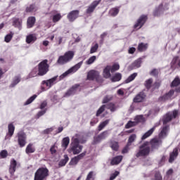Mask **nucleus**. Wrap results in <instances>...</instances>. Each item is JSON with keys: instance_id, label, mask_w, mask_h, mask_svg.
Segmentation results:
<instances>
[{"instance_id": "obj_1", "label": "nucleus", "mask_w": 180, "mask_h": 180, "mask_svg": "<svg viewBox=\"0 0 180 180\" xmlns=\"http://www.w3.org/2000/svg\"><path fill=\"white\" fill-rule=\"evenodd\" d=\"M49 60H44L38 65V73L36 72L35 70H32L30 73V77H36L37 75H39L43 77V75H46L47 72H49Z\"/></svg>"}, {"instance_id": "obj_2", "label": "nucleus", "mask_w": 180, "mask_h": 180, "mask_svg": "<svg viewBox=\"0 0 180 180\" xmlns=\"http://www.w3.org/2000/svg\"><path fill=\"white\" fill-rule=\"evenodd\" d=\"M49 175L50 172L47 167H40L36 171L34 180H46Z\"/></svg>"}, {"instance_id": "obj_3", "label": "nucleus", "mask_w": 180, "mask_h": 180, "mask_svg": "<svg viewBox=\"0 0 180 180\" xmlns=\"http://www.w3.org/2000/svg\"><path fill=\"white\" fill-rule=\"evenodd\" d=\"M74 51H67L63 56H60L58 59V64H60V65H63V64H66V63H68L74 58Z\"/></svg>"}, {"instance_id": "obj_4", "label": "nucleus", "mask_w": 180, "mask_h": 180, "mask_svg": "<svg viewBox=\"0 0 180 180\" xmlns=\"http://www.w3.org/2000/svg\"><path fill=\"white\" fill-rule=\"evenodd\" d=\"M150 143L145 142L139 148V152L136 154V157H147L150 154Z\"/></svg>"}, {"instance_id": "obj_5", "label": "nucleus", "mask_w": 180, "mask_h": 180, "mask_svg": "<svg viewBox=\"0 0 180 180\" xmlns=\"http://www.w3.org/2000/svg\"><path fill=\"white\" fill-rule=\"evenodd\" d=\"M147 15H141L140 18L137 20L135 25H134V29H136V30H139V29H141V27H143V26L144 25V23L147 22Z\"/></svg>"}, {"instance_id": "obj_6", "label": "nucleus", "mask_w": 180, "mask_h": 180, "mask_svg": "<svg viewBox=\"0 0 180 180\" xmlns=\"http://www.w3.org/2000/svg\"><path fill=\"white\" fill-rule=\"evenodd\" d=\"M82 151V146L79 144H71L70 148L68 150V153L72 154L74 155H77V154H79Z\"/></svg>"}, {"instance_id": "obj_7", "label": "nucleus", "mask_w": 180, "mask_h": 180, "mask_svg": "<svg viewBox=\"0 0 180 180\" xmlns=\"http://www.w3.org/2000/svg\"><path fill=\"white\" fill-rule=\"evenodd\" d=\"M178 116V111L174 110L172 112H168L163 117V123L164 124L168 123V122H171L173 117H176Z\"/></svg>"}, {"instance_id": "obj_8", "label": "nucleus", "mask_w": 180, "mask_h": 180, "mask_svg": "<svg viewBox=\"0 0 180 180\" xmlns=\"http://www.w3.org/2000/svg\"><path fill=\"white\" fill-rule=\"evenodd\" d=\"M18 137L20 147H25L26 146V134L23 131H20L18 134Z\"/></svg>"}, {"instance_id": "obj_9", "label": "nucleus", "mask_w": 180, "mask_h": 180, "mask_svg": "<svg viewBox=\"0 0 180 180\" xmlns=\"http://www.w3.org/2000/svg\"><path fill=\"white\" fill-rule=\"evenodd\" d=\"M146 98H147V96L144 92L141 91L134 98L133 101L135 103H140L141 102H144V101H146Z\"/></svg>"}, {"instance_id": "obj_10", "label": "nucleus", "mask_w": 180, "mask_h": 180, "mask_svg": "<svg viewBox=\"0 0 180 180\" xmlns=\"http://www.w3.org/2000/svg\"><path fill=\"white\" fill-rule=\"evenodd\" d=\"M80 68H81V63H78L75 66H73L72 68H71L70 69H69L65 73H63L61 75V77H67V75H68L69 74H72V72H77V71H78V70H79Z\"/></svg>"}, {"instance_id": "obj_11", "label": "nucleus", "mask_w": 180, "mask_h": 180, "mask_svg": "<svg viewBox=\"0 0 180 180\" xmlns=\"http://www.w3.org/2000/svg\"><path fill=\"white\" fill-rule=\"evenodd\" d=\"M86 154V153H82L77 156L72 158L71 161L70 162V165H77V164H78V162H79V160H82Z\"/></svg>"}, {"instance_id": "obj_12", "label": "nucleus", "mask_w": 180, "mask_h": 180, "mask_svg": "<svg viewBox=\"0 0 180 180\" xmlns=\"http://www.w3.org/2000/svg\"><path fill=\"white\" fill-rule=\"evenodd\" d=\"M79 15V11L75 10L71 12H70L68 15V19L70 20V22H74L77 18H78V15Z\"/></svg>"}, {"instance_id": "obj_13", "label": "nucleus", "mask_w": 180, "mask_h": 180, "mask_svg": "<svg viewBox=\"0 0 180 180\" xmlns=\"http://www.w3.org/2000/svg\"><path fill=\"white\" fill-rule=\"evenodd\" d=\"M99 78V72L95 70H91L88 72L87 79L90 81H94V79H98Z\"/></svg>"}, {"instance_id": "obj_14", "label": "nucleus", "mask_w": 180, "mask_h": 180, "mask_svg": "<svg viewBox=\"0 0 180 180\" xmlns=\"http://www.w3.org/2000/svg\"><path fill=\"white\" fill-rule=\"evenodd\" d=\"M174 90H170L167 94H166L162 97L160 98V101H168V99H174L175 96L174 95Z\"/></svg>"}, {"instance_id": "obj_15", "label": "nucleus", "mask_w": 180, "mask_h": 180, "mask_svg": "<svg viewBox=\"0 0 180 180\" xmlns=\"http://www.w3.org/2000/svg\"><path fill=\"white\" fill-rule=\"evenodd\" d=\"M178 150L179 148H176L172 153H170L169 162H174V161L176 160V158L178 157Z\"/></svg>"}, {"instance_id": "obj_16", "label": "nucleus", "mask_w": 180, "mask_h": 180, "mask_svg": "<svg viewBox=\"0 0 180 180\" xmlns=\"http://www.w3.org/2000/svg\"><path fill=\"white\" fill-rule=\"evenodd\" d=\"M168 131H169V127L166 126L164 127L160 133L159 134V139H165V137H167V134H168Z\"/></svg>"}, {"instance_id": "obj_17", "label": "nucleus", "mask_w": 180, "mask_h": 180, "mask_svg": "<svg viewBox=\"0 0 180 180\" xmlns=\"http://www.w3.org/2000/svg\"><path fill=\"white\" fill-rule=\"evenodd\" d=\"M57 80V77H53L52 79H50L46 81L42 82V85H46V86L49 88H51L52 85L54 84V82Z\"/></svg>"}, {"instance_id": "obj_18", "label": "nucleus", "mask_w": 180, "mask_h": 180, "mask_svg": "<svg viewBox=\"0 0 180 180\" xmlns=\"http://www.w3.org/2000/svg\"><path fill=\"white\" fill-rule=\"evenodd\" d=\"M140 67H141V60L138 59L129 65V70H136V68H140Z\"/></svg>"}, {"instance_id": "obj_19", "label": "nucleus", "mask_w": 180, "mask_h": 180, "mask_svg": "<svg viewBox=\"0 0 180 180\" xmlns=\"http://www.w3.org/2000/svg\"><path fill=\"white\" fill-rule=\"evenodd\" d=\"M122 160H123V156H116L111 160L110 165H118V164H120V162H122Z\"/></svg>"}, {"instance_id": "obj_20", "label": "nucleus", "mask_w": 180, "mask_h": 180, "mask_svg": "<svg viewBox=\"0 0 180 180\" xmlns=\"http://www.w3.org/2000/svg\"><path fill=\"white\" fill-rule=\"evenodd\" d=\"M36 40H37V37L34 34H30L26 37V43H27V44H30V43H34Z\"/></svg>"}, {"instance_id": "obj_21", "label": "nucleus", "mask_w": 180, "mask_h": 180, "mask_svg": "<svg viewBox=\"0 0 180 180\" xmlns=\"http://www.w3.org/2000/svg\"><path fill=\"white\" fill-rule=\"evenodd\" d=\"M110 147L113 150V151L119 150V142L116 141H111L110 142Z\"/></svg>"}, {"instance_id": "obj_22", "label": "nucleus", "mask_w": 180, "mask_h": 180, "mask_svg": "<svg viewBox=\"0 0 180 180\" xmlns=\"http://www.w3.org/2000/svg\"><path fill=\"white\" fill-rule=\"evenodd\" d=\"M148 49V44L140 43L138 45V51H146Z\"/></svg>"}, {"instance_id": "obj_23", "label": "nucleus", "mask_w": 180, "mask_h": 180, "mask_svg": "<svg viewBox=\"0 0 180 180\" xmlns=\"http://www.w3.org/2000/svg\"><path fill=\"white\" fill-rule=\"evenodd\" d=\"M36 22V18L34 17H30L27 19V27L30 29V27H33L34 26V23Z\"/></svg>"}, {"instance_id": "obj_24", "label": "nucleus", "mask_w": 180, "mask_h": 180, "mask_svg": "<svg viewBox=\"0 0 180 180\" xmlns=\"http://www.w3.org/2000/svg\"><path fill=\"white\" fill-rule=\"evenodd\" d=\"M98 6V2L94 1L91 5L89 6V8L86 10V13H92L94 11H95V8Z\"/></svg>"}, {"instance_id": "obj_25", "label": "nucleus", "mask_w": 180, "mask_h": 180, "mask_svg": "<svg viewBox=\"0 0 180 180\" xmlns=\"http://www.w3.org/2000/svg\"><path fill=\"white\" fill-rule=\"evenodd\" d=\"M34 151H36V149L34 148V146H33V144H28L25 149V153L27 154H31L32 153H34Z\"/></svg>"}, {"instance_id": "obj_26", "label": "nucleus", "mask_w": 180, "mask_h": 180, "mask_svg": "<svg viewBox=\"0 0 180 180\" xmlns=\"http://www.w3.org/2000/svg\"><path fill=\"white\" fill-rule=\"evenodd\" d=\"M110 66H107L103 70V77L104 78H110Z\"/></svg>"}, {"instance_id": "obj_27", "label": "nucleus", "mask_w": 180, "mask_h": 180, "mask_svg": "<svg viewBox=\"0 0 180 180\" xmlns=\"http://www.w3.org/2000/svg\"><path fill=\"white\" fill-rule=\"evenodd\" d=\"M13 26H15V27H18V29H21L22 20L18 18H14L13 22Z\"/></svg>"}, {"instance_id": "obj_28", "label": "nucleus", "mask_w": 180, "mask_h": 180, "mask_svg": "<svg viewBox=\"0 0 180 180\" xmlns=\"http://www.w3.org/2000/svg\"><path fill=\"white\" fill-rule=\"evenodd\" d=\"M154 128H151L149 131H148L146 133H145L142 137H141V140H146V139H148V137H150V136H151V134H153V133H154Z\"/></svg>"}, {"instance_id": "obj_29", "label": "nucleus", "mask_w": 180, "mask_h": 180, "mask_svg": "<svg viewBox=\"0 0 180 180\" xmlns=\"http://www.w3.org/2000/svg\"><path fill=\"white\" fill-rule=\"evenodd\" d=\"M68 144H70V138L65 137L62 141V147L65 150L68 147Z\"/></svg>"}, {"instance_id": "obj_30", "label": "nucleus", "mask_w": 180, "mask_h": 180, "mask_svg": "<svg viewBox=\"0 0 180 180\" xmlns=\"http://www.w3.org/2000/svg\"><path fill=\"white\" fill-rule=\"evenodd\" d=\"M109 122H110V120H106L104 122H102L99 125H98V131H101L104 127H106V126H108V124H109Z\"/></svg>"}, {"instance_id": "obj_31", "label": "nucleus", "mask_w": 180, "mask_h": 180, "mask_svg": "<svg viewBox=\"0 0 180 180\" xmlns=\"http://www.w3.org/2000/svg\"><path fill=\"white\" fill-rule=\"evenodd\" d=\"M122 79V74L116 73L111 79L112 82H117V81H120Z\"/></svg>"}, {"instance_id": "obj_32", "label": "nucleus", "mask_w": 180, "mask_h": 180, "mask_svg": "<svg viewBox=\"0 0 180 180\" xmlns=\"http://www.w3.org/2000/svg\"><path fill=\"white\" fill-rule=\"evenodd\" d=\"M61 18H63L61 14L57 13V14H55L54 15H53L52 20H53V23H57V22H59V20H61Z\"/></svg>"}, {"instance_id": "obj_33", "label": "nucleus", "mask_w": 180, "mask_h": 180, "mask_svg": "<svg viewBox=\"0 0 180 180\" xmlns=\"http://www.w3.org/2000/svg\"><path fill=\"white\" fill-rule=\"evenodd\" d=\"M136 77H137V72H134L132 75H131L126 80V84H129V82H131V81H134L136 79Z\"/></svg>"}, {"instance_id": "obj_34", "label": "nucleus", "mask_w": 180, "mask_h": 180, "mask_svg": "<svg viewBox=\"0 0 180 180\" xmlns=\"http://www.w3.org/2000/svg\"><path fill=\"white\" fill-rule=\"evenodd\" d=\"M136 139H137V135H136V134H131L128 139V146H131V143H134V141H136Z\"/></svg>"}, {"instance_id": "obj_35", "label": "nucleus", "mask_w": 180, "mask_h": 180, "mask_svg": "<svg viewBox=\"0 0 180 180\" xmlns=\"http://www.w3.org/2000/svg\"><path fill=\"white\" fill-rule=\"evenodd\" d=\"M68 160H70V158H68V155H65L64 159L60 160L59 162L60 167H64L65 165V164H67V162H68Z\"/></svg>"}, {"instance_id": "obj_36", "label": "nucleus", "mask_w": 180, "mask_h": 180, "mask_svg": "<svg viewBox=\"0 0 180 180\" xmlns=\"http://www.w3.org/2000/svg\"><path fill=\"white\" fill-rule=\"evenodd\" d=\"M14 131H15V126H13V124H8V134L10 135V137H12V136H13Z\"/></svg>"}, {"instance_id": "obj_37", "label": "nucleus", "mask_w": 180, "mask_h": 180, "mask_svg": "<svg viewBox=\"0 0 180 180\" xmlns=\"http://www.w3.org/2000/svg\"><path fill=\"white\" fill-rule=\"evenodd\" d=\"M119 13V8H113L110 10L109 15L110 16H116Z\"/></svg>"}, {"instance_id": "obj_38", "label": "nucleus", "mask_w": 180, "mask_h": 180, "mask_svg": "<svg viewBox=\"0 0 180 180\" xmlns=\"http://www.w3.org/2000/svg\"><path fill=\"white\" fill-rule=\"evenodd\" d=\"M137 122H132L129 121L126 125L125 129H130V127H134V126H136Z\"/></svg>"}, {"instance_id": "obj_39", "label": "nucleus", "mask_w": 180, "mask_h": 180, "mask_svg": "<svg viewBox=\"0 0 180 180\" xmlns=\"http://www.w3.org/2000/svg\"><path fill=\"white\" fill-rule=\"evenodd\" d=\"M106 108V105H103L97 110V112L96 114V116H99L100 115H102L103 112H105V108Z\"/></svg>"}, {"instance_id": "obj_40", "label": "nucleus", "mask_w": 180, "mask_h": 180, "mask_svg": "<svg viewBox=\"0 0 180 180\" xmlns=\"http://www.w3.org/2000/svg\"><path fill=\"white\" fill-rule=\"evenodd\" d=\"M98 47H99V45L98 44H95L94 46H93L91 48L90 54H94V53H96V51H98Z\"/></svg>"}, {"instance_id": "obj_41", "label": "nucleus", "mask_w": 180, "mask_h": 180, "mask_svg": "<svg viewBox=\"0 0 180 180\" xmlns=\"http://www.w3.org/2000/svg\"><path fill=\"white\" fill-rule=\"evenodd\" d=\"M180 84V79L179 77H176L172 82L171 86H178Z\"/></svg>"}, {"instance_id": "obj_42", "label": "nucleus", "mask_w": 180, "mask_h": 180, "mask_svg": "<svg viewBox=\"0 0 180 180\" xmlns=\"http://www.w3.org/2000/svg\"><path fill=\"white\" fill-rule=\"evenodd\" d=\"M150 144L153 148L158 146V138H155L150 141Z\"/></svg>"}, {"instance_id": "obj_43", "label": "nucleus", "mask_w": 180, "mask_h": 180, "mask_svg": "<svg viewBox=\"0 0 180 180\" xmlns=\"http://www.w3.org/2000/svg\"><path fill=\"white\" fill-rule=\"evenodd\" d=\"M108 131H105L98 136V139H99V140H103V139H106V137H108Z\"/></svg>"}, {"instance_id": "obj_44", "label": "nucleus", "mask_w": 180, "mask_h": 180, "mask_svg": "<svg viewBox=\"0 0 180 180\" xmlns=\"http://www.w3.org/2000/svg\"><path fill=\"white\" fill-rule=\"evenodd\" d=\"M12 37H13V33L11 32V33L7 34L5 37V42L9 43V41H11V40H12Z\"/></svg>"}, {"instance_id": "obj_45", "label": "nucleus", "mask_w": 180, "mask_h": 180, "mask_svg": "<svg viewBox=\"0 0 180 180\" xmlns=\"http://www.w3.org/2000/svg\"><path fill=\"white\" fill-rule=\"evenodd\" d=\"M74 94H75V88L72 87L68 92H66L65 96H71V95H74Z\"/></svg>"}, {"instance_id": "obj_46", "label": "nucleus", "mask_w": 180, "mask_h": 180, "mask_svg": "<svg viewBox=\"0 0 180 180\" xmlns=\"http://www.w3.org/2000/svg\"><path fill=\"white\" fill-rule=\"evenodd\" d=\"M95 60H96V56H93L89 58V60L86 61V64L90 65V64H92L95 62Z\"/></svg>"}, {"instance_id": "obj_47", "label": "nucleus", "mask_w": 180, "mask_h": 180, "mask_svg": "<svg viewBox=\"0 0 180 180\" xmlns=\"http://www.w3.org/2000/svg\"><path fill=\"white\" fill-rule=\"evenodd\" d=\"M1 158H6L8 157V151L6 150H3L0 152Z\"/></svg>"}, {"instance_id": "obj_48", "label": "nucleus", "mask_w": 180, "mask_h": 180, "mask_svg": "<svg viewBox=\"0 0 180 180\" xmlns=\"http://www.w3.org/2000/svg\"><path fill=\"white\" fill-rule=\"evenodd\" d=\"M120 172L115 171L114 173H112L110 176V180L115 179L117 176H119V174Z\"/></svg>"}, {"instance_id": "obj_49", "label": "nucleus", "mask_w": 180, "mask_h": 180, "mask_svg": "<svg viewBox=\"0 0 180 180\" xmlns=\"http://www.w3.org/2000/svg\"><path fill=\"white\" fill-rule=\"evenodd\" d=\"M37 95H34L32 97H30L25 103V105H30L33 102V101L37 98Z\"/></svg>"}, {"instance_id": "obj_50", "label": "nucleus", "mask_w": 180, "mask_h": 180, "mask_svg": "<svg viewBox=\"0 0 180 180\" xmlns=\"http://www.w3.org/2000/svg\"><path fill=\"white\" fill-rule=\"evenodd\" d=\"M120 68V65L119 64H114L111 68V72H115V71H117Z\"/></svg>"}, {"instance_id": "obj_51", "label": "nucleus", "mask_w": 180, "mask_h": 180, "mask_svg": "<svg viewBox=\"0 0 180 180\" xmlns=\"http://www.w3.org/2000/svg\"><path fill=\"white\" fill-rule=\"evenodd\" d=\"M151 84H153V80L149 79L146 81L145 86L148 89L151 86Z\"/></svg>"}, {"instance_id": "obj_52", "label": "nucleus", "mask_w": 180, "mask_h": 180, "mask_svg": "<svg viewBox=\"0 0 180 180\" xmlns=\"http://www.w3.org/2000/svg\"><path fill=\"white\" fill-rule=\"evenodd\" d=\"M135 120H136V123L144 122V117L143 115L136 116Z\"/></svg>"}, {"instance_id": "obj_53", "label": "nucleus", "mask_w": 180, "mask_h": 180, "mask_svg": "<svg viewBox=\"0 0 180 180\" xmlns=\"http://www.w3.org/2000/svg\"><path fill=\"white\" fill-rule=\"evenodd\" d=\"M106 108L108 109H110L111 112H115V110H116V107L115 106V105L110 103L108 105H106Z\"/></svg>"}, {"instance_id": "obj_54", "label": "nucleus", "mask_w": 180, "mask_h": 180, "mask_svg": "<svg viewBox=\"0 0 180 180\" xmlns=\"http://www.w3.org/2000/svg\"><path fill=\"white\" fill-rule=\"evenodd\" d=\"M129 147H130V145H129V143H127V146L122 149V153L126 154V153H129Z\"/></svg>"}, {"instance_id": "obj_55", "label": "nucleus", "mask_w": 180, "mask_h": 180, "mask_svg": "<svg viewBox=\"0 0 180 180\" xmlns=\"http://www.w3.org/2000/svg\"><path fill=\"white\" fill-rule=\"evenodd\" d=\"M50 151H51V154H56V153H57L56 146L53 145V146H51V148H50Z\"/></svg>"}, {"instance_id": "obj_56", "label": "nucleus", "mask_w": 180, "mask_h": 180, "mask_svg": "<svg viewBox=\"0 0 180 180\" xmlns=\"http://www.w3.org/2000/svg\"><path fill=\"white\" fill-rule=\"evenodd\" d=\"M158 74V70L157 69H153L150 72V75L153 77H155Z\"/></svg>"}, {"instance_id": "obj_57", "label": "nucleus", "mask_w": 180, "mask_h": 180, "mask_svg": "<svg viewBox=\"0 0 180 180\" xmlns=\"http://www.w3.org/2000/svg\"><path fill=\"white\" fill-rule=\"evenodd\" d=\"M111 99H112V97L105 96V97H104V98L103 100V103H108V102L111 101Z\"/></svg>"}, {"instance_id": "obj_58", "label": "nucleus", "mask_w": 180, "mask_h": 180, "mask_svg": "<svg viewBox=\"0 0 180 180\" xmlns=\"http://www.w3.org/2000/svg\"><path fill=\"white\" fill-rule=\"evenodd\" d=\"M71 144H79V139H78V138L73 137L72 143Z\"/></svg>"}, {"instance_id": "obj_59", "label": "nucleus", "mask_w": 180, "mask_h": 180, "mask_svg": "<svg viewBox=\"0 0 180 180\" xmlns=\"http://www.w3.org/2000/svg\"><path fill=\"white\" fill-rule=\"evenodd\" d=\"M16 165H17V163H16V160H13L11 162V165L10 167H13V168H16Z\"/></svg>"}, {"instance_id": "obj_60", "label": "nucleus", "mask_w": 180, "mask_h": 180, "mask_svg": "<svg viewBox=\"0 0 180 180\" xmlns=\"http://www.w3.org/2000/svg\"><path fill=\"white\" fill-rule=\"evenodd\" d=\"M51 131H53V128H48L44 131V134H49Z\"/></svg>"}, {"instance_id": "obj_61", "label": "nucleus", "mask_w": 180, "mask_h": 180, "mask_svg": "<svg viewBox=\"0 0 180 180\" xmlns=\"http://www.w3.org/2000/svg\"><path fill=\"white\" fill-rule=\"evenodd\" d=\"M15 171H16V168L10 166L9 172L10 174H11V175H13V174H15Z\"/></svg>"}, {"instance_id": "obj_62", "label": "nucleus", "mask_w": 180, "mask_h": 180, "mask_svg": "<svg viewBox=\"0 0 180 180\" xmlns=\"http://www.w3.org/2000/svg\"><path fill=\"white\" fill-rule=\"evenodd\" d=\"M34 10V6L31 5L30 7L27 8V12H32Z\"/></svg>"}, {"instance_id": "obj_63", "label": "nucleus", "mask_w": 180, "mask_h": 180, "mask_svg": "<svg viewBox=\"0 0 180 180\" xmlns=\"http://www.w3.org/2000/svg\"><path fill=\"white\" fill-rule=\"evenodd\" d=\"M135 51H136V48L134 47H131L129 49V54H134Z\"/></svg>"}, {"instance_id": "obj_64", "label": "nucleus", "mask_w": 180, "mask_h": 180, "mask_svg": "<svg viewBox=\"0 0 180 180\" xmlns=\"http://www.w3.org/2000/svg\"><path fill=\"white\" fill-rule=\"evenodd\" d=\"M46 106H47V102L44 101L41 103L40 105V109H44V108H46Z\"/></svg>"}]
</instances>
